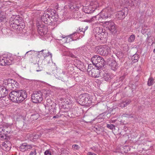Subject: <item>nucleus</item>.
<instances>
[{"instance_id": "51", "label": "nucleus", "mask_w": 155, "mask_h": 155, "mask_svg": "<svg viewBox=\"0 0 155 155\" xmlns=\"http://www.w3.org/2000/svg\"><path fill=\"white\" fill-rule=\"evenodd\" d=\"M71 9H72L73 8H74V6H71Z\"/></svg>"}, {"instance_id": "39", "label": "nucleus", "mask_w": 155, "mask_h": 155, "mask_svg": "<svg viewBox=\"0 0 155 155\" xmlns=\"http://www.w3.org/2000/svg\"><path fill=\"white\" fill-rule=\"evenodd\" d=\"M37 152L36 149H34V150L31 151L29 155H36Z\"/></svg>"}, {"instance_id": "53", "label": "nucleus", "mask_w": 155, "mask_h": 155, "mask_svg": "<svg viewBox=\"0 0 155 155\" xmlns=\"http://www.w3.org/2000/svg\"><path fill=\"white\" fill-rule=\"evenodd\" d=\"M73 70L74 69L73 68H71V69H70V70H71L72 71H73Z\"/></svg>"}, {"instance_id": "50", "label": "nucleus", "mask_w": 155, "mask_h": 155, "mask_svg": "<svg viewBox=\"0 0 155 155\" xmlns=\"http://www.w3.org/2000/svg\"><path fill=\"white\" fill-rule=\"evenodd\" d=\"M1 130H2L3 131V132L5 131V130H3V129L0 128V131H1Z\"/></svg>"}, {"instance_id": "1", "label": "nucleus", "mask_w": 155, "mask_h": 155, "mask_svg": "<svg viewBox=\"0 0 155 155\" xmlns=\"http://www.w3.org/2000/svg\"><path fill=\"white\" fill-rule=\"evenodd\" d=\"M10 99L13 102L20 103L27 97V93L24 90L12 91L9 94Z\"/></svg>"}, {"instance_id": "45", "label": "nucleus", "mask_w": 155, "mask_h": 155, "mask_svg": "<svg viewBox=\"0 0 155 155\" xmlns=\"http://www.w3.org/2000/svg\"><path fill=\"white\" fill-rule=\"evenodd\" d=\"M74 14L75 16H76V17H75L76 18H81V17L80 15L78 16V14L76 13H74Z\"/></svg>"}, {"instance_id": "46", "label": "nucleus", "mask_w": 155, "mask_h": 155, "mask_svg": "<svg viewBox=\"0 0 155 155\" xmlns=\"http://www.w3.org/2000/svg\"><path fill=\"white\" fill-rule=\"evenodd\" d=\"M84 21L87 22H91L90 19V20H85Z\"/></svg>"}, {"instance_id": "18", "label": "nucleus", "mask_w": 155, "mask_h": 155, "mask_svg": "<svg viewBox=\"0 0 155 155\" xmlns=\"http://www.w3.org/2000/svg\"><path fill=\"white\" fill-rule=\"evenodd\" d=\"M107 33L104 31H101L100 33L96 34V38L99 39L101 40H103L106 39L107 36Z\"/></svg>"}, {"instance_id": "17", "label": "nucleus", "mask_w": 155, "mask_h": 155, "mask_svg": "<svg viewBox=\"0 0 155 155\" xmlns=\"http://www.w3.org/2000/svg\"><path fill=\"white\" fill-rule=\"evenodd\" d=\"M125 17V11L124 10L117 12L116 14V18L119 19H123Z\"/></svg>"}, {"instance_id": "28", "label": "nucleus", "mask_w": 155, "mask_h": 155, "mask_svg": "<svg viewBox=\"0 0 155 155\" xmlns=\"http://www.w3.org/2000/svg\"><path fill=\"white\" fill-rule=\"evenodd\" d=\"M154 83V79L152 77H150L148 79L147 85L149 86L153 85Z\"/></svg>"}, {"instance_id": "34", "label": "nucleus", "mask_w": 155, "mask_h": 155, "mask_svg": "<svg viewBox=\"0 0 155 155\" xmlns=\"http://www.w3.org/2000/svg\"><path fill=\"white\" fill-rule=\"evenodd\" d=\"M52 151L50 150H48L45 151L44 153L45 155H52Z\"/></svg>"}, {"instance_id": "52", "label": "nucleus", "mask_w": 155, "mask_h": 155, "mask_svg": "<svg viewBox=\"0 0 155 155\" xmlns=\"http://www.w3.org/2000/svg\"><path fill=\"white\" fill-rule=\"evenodd\" d=\"M153 53H155V48L153 50Z\"/></svg>"}, {"instance_id": "49", "label": "nucleus", "mask_w": 155, "mask_h": 155, "mask_svg": "<svg viewBox=\"0 0 155 155\" xmlns=\"http://www.w3.org/2000/svg\"><path fill=\"white\" fill-rule=\"evenodd\" d=\"M42 70V68H41L39 70H37L36 71L37 72H38V71H41V70Z\"/></svg>"}, {"instance_id": "40", "label": "nucleus", "mask_w": 155, "mask_h": 155, "mask_svg": "<svg viewBox=\"0 0 155 155\" xmlns=\"http://www.w3.org/2000/svg\"><path fill=\"white\" fill-rule=\"evenodd\" d=\"M72 147L75 150H78L79 149L80 147L78 145L74 144L72 145Z\"/></svg>"}, {"instance_id": "11", "label": "nucleus", "mask_w": 155, "mask_h": 155, "mask_svg": "<svg viewBox=\"0 0 155 155\" xmlns=\"http://www.w3.org/2000/svg\"><path fill=\"white\" fill-rule=\"evenodd\" d=\"M100 68H97L96 69H92L89 72V74L95 78L100 77L102 71L100 70Z\"/></svg>"}, {"instance_id": "30", "label": "nucleus", "mask_w": 155, "mask_h": 155, "mask_svg": "<svg viewBox=\"0 0 155 155\" xmlns=\"http://www.w3.org/2000/svg\"><path fill=\"white\" fill-rule=\"evenodd\" d=\"M139 57L137 54H134L132 57V59L133 62L134 63L137 62L139 59Z\"/></svg>"}, {"instance_id": "3", "label": "nucleus", "mask_w": 155, "mask_h": 155, "mask_svg": "<svg viewBox=\"0 0 155 155\" xmlns=\"http://www.w3.org/2000/svg\"><path fill=\"white\" fill-rule=\"evenodd\" d=\"M89 6L84 8L86 13H90L93 12L95 9L101 6L98 0H93L89 2Z\"/></svg>"}, {"instance_id": "6", "label": "nucleus", "mask_w": 155, "mask_h": 155, "mask_svg": "<svg viewBox=\"0 0 155 155\" xmlns=\"http://www.w3.org/2000/svg\"><path fill=\"white\" fill-rule=\"evenodd\" d=\"M113 14V10L110 7L103 9L99 14V18L106 19L110 18Z\"/></svg>"}, {"instance_id": "4", "label": "nucleus", "mask_w": 155, "mask_h": 155, "mask_svg": "<svg viewBox=\"0 0 155 155\" xmlns=\"http://www.w3.org/2000/svg\"><path fill=\"white\" fill-rule=\"evenodd\" d=\"M14 59L10 55H4L0 57V65L2 66L10 65L13 64Z\"/></svg>"}, {"instance_id": "31", "label": "nucleus", "mask_w": 155, "mask_h": 155, "mask_svg": "<svg viewBox=\"0 0 155 155\" xmlns=\"http://www.w3.org/2000/svg\"><path fill=\"white\" fill-rule=\"evenodd\" d=\"M38 114H35L31 115L30 118L31 120H34L38 118Z\"/></svg>"}, {"instance_id": "9", "label": "nucleus", "mask_w": 155, "mask_h": 155, "mask_svg": "<svg viewBox=\"0 0 155 155\" xmlns=\"http://www.w3.org/2000/svg\"><path fill=\"white\" fill-rule=\"evenodd\" d=\"M42 52V53L43 54V56L45 57L48 56L49 55H50V58L52 60V54L51 53L47 51L46 50H42L41 51H35L34 50H30V51H27L25 54V57H26V56L29 55H31L34 53H35V54H38L41 52Z\"/></svg>"}, {"instance_id": "24", "label": "nucleus", "mask_w": 155, "mask_h": 155, "mask_svg": "<svg viewBox=\"0 0 155 155\" xmlns=\"http://www.w3.org/2000/svg\"><path fill=\"white\" fill-rule=\"evenodd\" d=\"M104 45L97 46L96 48L97 52L103 56V54H104Z\"/></svg>"}, {"instance_id": "23", "label": "nucleus", "mask_w": 155, "mask_h": 155, "mask_svg": "<svg viewBox=\"0 0 155 155\" xmlns=\"http://www.w3.org/2000/svg\"><path fill=\"white\" fill-rule=\"evenodd\" d=\"M56 105V104L54 102H53L52 104L50 105V106H51V108L50 110H45L46 113L47 114H53L54 113V110L55 109V107Z\"/></svg>"}, {"instance_id": "55", "label": "nucleus", "mask_w": 155, "mask_h": 155, "mask_svg": "<svg viewBox=\"0 0 155 155\" xmlns=\"http://www.w3.org/2000/svg\"><path fill=\"white\" fill-rule=\"evenodd\" d=\"M69 68H68V71H69Z\"/></svg>"}, {"instance_id": "56", "label": "nucleus", "mask_w": 155, "mask_h": 155, "mask_svg": "<svg viewBox=\"0 0 155 155\" xmlns=\"http://www.w3.org/2000/svg\"><path fill=\"white\" fill-rule=\"evenodd\" d=\"M92 150H94L93 149H92Z\"/></svg>"}, {"instance_id": "32", "label": "nucleus", "mask_w": 155, "mask_h": 155, "mask_svg": "<svg viewBox=\"0 0 155 155\" xmlns=\"http://www.w3.org/2000/svg\"><path fill=\"white\" fill-rule=\"evenodd\" d=\"M148 31H149V29L148 27L147 26H143L141 30V32L143 34H144L147 33V32Z\"/></svg>"}, {"instance_id": "20", "label": "nucleus", "mask_w": 155, "mask_h": 155, "mask_svg": "<svg viewBox=\"0 0 155 155\" xmlns=\"http://www.w3.org/2000/svg\"><path fill=\"white\" fill-rule=\"evenodd\" d=\"M108 63L109 65L111 67L112 69L114 71H115L118 67L116 62L114 60H112L110 62H109Z\"/></svg>"}, {"instance_id": "7", "label": "nucleus", "mask_w": 155, "mask_h": 155, "mask_svg": "<svg viewBox=\"0 0 155 155\" xmlns=\"http://www.w3.org/2000/svg\"><path fill=\"white\" fill-rule=\"evenodd\" d=\"M31 100L33 103H41L43 100L42 93L40 91L35 92L31 95Z\"/></svg>"}, {"instance_id": "25", "label": "nucleus", "mask_w": 155, "mask_h": 155, "mask_svg": "<svg viewBox=\"0 0 155 155\" xmlns=\"http://www.w3.org/2000/svg\"><path fill=\"white\" fill-rule=\"evenodd\" d=\"M131 102L130 100H127L125 101H123L119 104V106L121 108H124L127 106Z\"/></svg>"}, {"instance_id": "33", "label": "nucleus", "mask_w": 155, "mask_h": 155, "mask_svg": "<svg viewBox=\"0 0 155 155\" xmlns=\"http://www.w3.org/2000/svg\"><path fill=\"white\" fill-rule=\"evenodd\" d=\"M2 88H3V90L2 91V90L1 91L0 93L2 94H3L4 95L5 94V95H4V97H5L7 95V94H8V90H6L5 88H4L3 87V86L2 87Z\"/></svg>"}, {"instance_id": "15", "label": "nucleus", "mask_w": 155, "mask_h": 155, "mask_svg": "<svg viewBox=\"0 0 155 155\" xmlns=\"http://www.w3.org/2000/svg\"><path fill=\"white\" fill-rule=\"evenodd\" d=\"M124 4H126L131 6L138 5L139 2L138 0H124Z\"/></svg>"}, {"instance_id": "41", "label": "nucleus", "mask_w": 155, "mask_h": 155, "mask_svg": "<svg viewBox=\"0 0 155 155\" xmlns=\"http://www.w3.org/2000/svg\"><path fill=\"white\" fill-rule=\"evenodd\" d=\"M3 146L6 147L7 150H10V147H8L6 143H4V144H3Z\"/></svg>"}, {"instance_id": "44", "label": "nucleus", "mask_w": 155, "mask_h": 155, "mask_svg": "<svg viewBox=\"0 0 155 155\" xmlns=\"http://www.w3.org/2000/svg\"><path fill=\"white\" fill-rule=\"evenodd\" d=\"M87 154V155H97L96 154L91 152H88Z\"/></svg>"}, {"instance_id": "35", "label": "nucleus", "mask_w": 155, "mask_h": 155, "mask_svg": "<svg viewBox=\"0 0 155 155\" xmlns=\"http://www.w3.org/2000/svg\"><path fill=\"white\" fill-rule=\"evenodd\" d=\"M99 15H97L96 16H94V17H92V18H91L90 19V20H91V22L94 21H95L96 20L97 18H98V19L99 20L100 18H99Z\"/></svg>"}, {"instance_id": "38", "label": "nucleus", "mask_w": 155, "mask_h": 155, "mask_svg": "<svg viewBox=\"0 0 155 155\" xmlns=\"http://www.w3.org/2000/svg\"><path fill=\"white\" fill-rule=\"evenodd\" d=\"M54 15H51V18L53 19H57L58 18V15L56 13H54Z\"/></svg>"}, {"instance_id": "54", "label": "nucleus", "mask_w": 155, "mask_h": 155, "mask_svg": "<svg viewBox=\"0 0 155 155\" xmlns=\"http://www.w3.org/2000/svg\"><path fill=\"white\" fill-rule=\"evenodd\" d=\"M70 65L72 66V64H70Z\"/></svg>"}, {"instance_id": "14", "label": "nucleus", "mask_w": 155, "mask_h": 155, "mask_svg": "<svg viewBox=\"0 0 155 155\" xmlns=\"http://www.w3.org/2000/svg\"><path fill=\"white\" fill-rule=\"evenodd\" d=\"M38 30L39 34L41 36L46 34L48 31L47 27L45 26H39L38 27Z\"/></svg>"}, {"instance_id": "47", "label": "nucleus", "mask_w": 155, "mask_h": 155, "mask_svg": "<svg viewBox=\"0 0 155 155\" xmlns=\"http://www.w3.org/2000/svg\"><path fill=\"white\" fill-rule=\"evenodd\" d=\"M59 117V116L58 115H56V116H54L53 117V118H58Z\"/></svg>"}, {"instance_id": "2", "label": "nucleus", "mask_w": 155, "mask_h": 155, "mask_svg": "<svg viewBox=\"0 0 155 155\" xmlns=\"http://www.w3.org/2000/svg\"><path fill=\"white\" fill-rule=\"evenodd\" d=\"M91 62L96 67L101 68L103 67L105 64V61L102 57L98 55H95L91 58Z\"/></svg>"}, {"instance_id": "27", "label": "nucleus", "mask_w": 155, "mask_h": 155, "mask_svg": "<svg viewBox=\"0 0 155 155\" xmlns=\"http://www.w3.org/2000/svg\"><path fill=\"white\" fill-rule=\"evenodd\" d=\"M53 102L50 99H47V104L45 106L46 110H49V106Z\"/></svg>"}, {"instance_id": "48", "label": "nucleus", "mask_w": 155, "mask_h": 155, "mask_svg": "<svg viewBox=\"0 0 155 155\" xmlns=\"http://www.w3.org/2000/svg\"><path fill=\"white\" fill-rule=\"evenodd\" d=\"M96 129L97 130V132H96V133L97 134H100V130H97V129L96 128Z\"/></svg>"}, {"instance_id": "19", "label": "nucleus", "mask_w": 155, "mask_h": 155, "mask_svg": "<svg viewBox=\"0 0 155 155\" xmlns=\"http://www.w3.org/2000/svg\"><path fill=\"white\" fill-rule=\"evenodd\" d=\"M24 27L25 26L23 24H15V27L14 28L16 30L18 33H21L23 31V29Z\"/></svg>"}, {"instance_id": "42", "label": "nucleus", "mask_w": 155, "mask_h": 155, "mask_svg": "<svg viewBox=\"0 0 155 155\" xmlns=\"http://www.w3.org/2000/svg\"><path fill=\"white\" fill-rule=\"evenodd\" d=\"M40 136L38 134L34 135L33 137V138L34 139H37L39 138Z\"/></svg>"}, {"instance_id": "37", "label": "nucleus", "mask_w": 155, "mask_h": 155, "mask_svg": "<svg viewBox=\"0 0 155 155\" xmlns=\"http://www.w3.org/2000/svg\"><path fill=\"white\" fill-rule=\"evenodd\" d=\"M4 14V12H2L0 14V20L1 21H2L5 18V15Z\"/></svg>"}, {"instance_id": "8", "label": "nucleus", "mask_w": 155, "mask_h": 155, "mask_svg": "<svg viewBox=\"0 0 155 155\" xmlns=\"http://www.w3.org/2000/svg\"><path fill=\"white\" fill-rule=\"evenodd\" d=\"M88 27L87 26L85 27V29L81 28V29L79 28L77 30L76 32H75L71 35H70L69 36H66L65 35H60L57 37L58 39L59 40H61V38H66V39H68V38H71L72 37L73 35H75V34H77V33L79 34L80 33H81V35H84L85 31L88 29Z\"/></svg>"}, {"instance_id": "22", "label": "nucleus", "mask_w": 155, "mask_h": 155, "mask_svg": "<svg viewBox=\"0 0 155 155\" xmlns=\"http://www.w3.org/2000/svg\"><path fill=\"white\" fill-rule=\"evenodd\" d=\"M101 74L100 77L103 78L105 81H109L110 80V78L108 74L103 71Z\"/></svg>"}, {"instance_id": "13", "label": "nucleus", "mask_w": 155, "mask_h": 155, "mask_svg": "<svg viewBox=\"0 0 155 155\" xmlns=\"http://www.w3.org/2000/svg\"><path fill=\"white\" fill-rule=\"evenodd\" d=\"M50 16L48 13H44L41 17L42 21L45 24L49 25L51 22Z\"/></svg>"}, {"instance_id": "43", "label": "nucleus", "mask_w": 155, "mask_h": 155, "mask_svg": "<svg viewBox=\"0 0 155 155\" xmlns=\"http://www.w3.org/2000/svg\"><path fill=\"white\" fill-rule=\"evenodd\" d=\"M147 35V37H149L150 36V33L151 32L150 30L149 29V31H148L147 32V33H146Z\"/></svg>"}, {"instance_id": "26", "label": "nucleus", "mask_w": 155, "mask_h": 155, "mask_svg": "<svg viewBox=\"0 0 155 155\" xmlns=\"http://www.w3.org/2000/svg\"><path fill=\"white\" fill-rule=\"evenodd\" d=\"M103 31L102 28L99 27H96L94 29L93 32L95 34V37L96 38V34H98Z\"/></svg>"}, {"instance_id": "12", "label": "nucleus", "mask_w": 155, "mask_h": 155, "mask_svg": "<svg viewBox=\"0 0 155 155\" xmlns=\"http://www.w3.org/2000/svg\"><path fill=\"white\" fill-rule=\"evenodd\" d=\"M88 95L87 94L80 95L78 98V103L82 105L84 104V103L88 100Z\"/></svg>"}, {"instance_id": "10", "label": "nucleus", "mask_w": 155, "mask_h": 155, "mask_svg": "<svg viewBox=\"0 0 155 155\" xmlns=\"http://www.w3.org/2000/svg\"><path fill=\"white\" fill-rule=\"evenodd\" d=\"M104 25L111 32H114L116 30L115 25L114 22L111 21L105 22Z\"/></svg>"}, {"instance_id": "16", "label": "nucleus", "mask_w": 155, "mask_h": 155, "mask_svg": "<svg viewBox=\"0 0 155 155\" xmlns=\"http://www.w3.org/2000/svg\"><path fill=\"white\" fill-rule=\"evenodd\" d=\"M32 148V146L31 145L28 144L27 143H22L20 146L19 148L22 151L24 152Z\"/></svg>"}, {"instance_id": "5", "label": "nucleus", "mask_w": 155, "mask_h": 155, "mask_svg": "<svg viewBox=\"0 0 155 155\" xmlns=\"http://www.w3.org/2000/svg\"><path fill=\"white\" fill-rule=\"evenodd\" d=\"M18 83L14 80L11 79L4 80L3 81V85L6 90H12L14 87H17Z\"/></svg>"}, {"instance_id": "29", "label": "nucleus", "mask_w": 155, "mask_h": 155, "mask_svg": "<svg viewBox=\"0 0 155 155\" xmlns=\"http://www.w3.org/2000/svg\"><path fill=\"white\" fill-rule=\"evenodd\" d=\"M135 38V35H130L128 39V41L129 42L131 43L134 42Z\"/></svg>"}, {"instance_id": "21", "label": "nucleus", "mask_w": 155, "mask_h": 155, "mask_svg": "<svg viewBox=\"0 0 155 155\" xmlns=\"http://www.w3.org/2000/svg\"><path fill=\"white\" fill-rule=\"evenodd\" d=\"M104 54L103 56H106L110 54L111 52L110 47L106 45H104Z\"/></svg>"}, {"instance_id": "36", "label": "nucleus", "mask_w": 155, "mask_h": 155, "mask_svg": "<svg viewBox=\"0 0 155 155\" xmlns=\"http://www.w3.org/2000/svg\"><path fill=\"white\" fill-rule=\"evenodd\" d=\"M107 127L111 130H113L115 129L114 125L112 124H108Z\"/></svg>"}]
</instances>
